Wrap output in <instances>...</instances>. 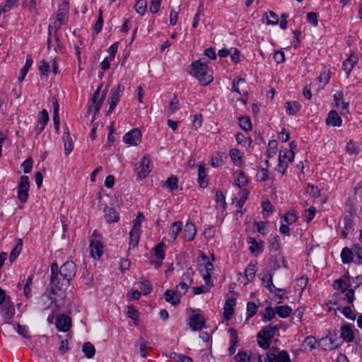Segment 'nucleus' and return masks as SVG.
Returning <instances> with one entry per match:
<instances>
[{"label":"nucleus","mask_w":362,"mask_h":362,"mask_svg":"<svg viewBox=\"0 0 362 362\" xmlns=\"http://www.w3.org/2000/svg\"><path fill=\"white\" fill-rule=\"evenodd\" d=\"M276 310H274L272 306H267L265 308V312L263 315V320L269 321L272 320L276 316Z\"/></svg>","instance_id":"obj_55"},{"label":"nucleus","mask_w":362,"mask_h":362,"mask_svg":"<svg viewBox=\"0 0 362 362\" xmlns=\"http://www.w3.org/2000/svg\"><path fill=\"white\" fill-rule=\"evenodd\" d=\"M69 10V4L66 1L63 2L59 6L57 15V21L54 23V25L57 29H59L61 25L64 24L67 20Z\"/></svg>","instance_id":"obj_10"},{"label":"nucleus","mask_w":362,"mask_h":362,"mask_svg":"<svg viewBox=\"0 0 362 362\" xmlns=\"http://www.w3.org/2000/svg\"><path fill=\"white\" fill-rule=\"evenodd\" d=\"M277 362H291L289 354L286 351H281L276 353Z\"/></svg>","instance_id":"obj_60"},{"label":"nucleus","mask_w":362,"mask_h":362,"mask_svg":"<svg viewBox=\"0 0 362 362\" xmlns=\"http://www.w3.org/2000/svg\"><path fill=\"white\" fill-rule=\"evenodd\" d=\"M354 300V291L353 288L348 290L347 292L336 291L333 296L330 303L337 305V307L344 306V304L352 303Z\"/></svg>","instance_id":"obj_4"},{"label":"nucleus","mask_w":362,"mask_h":362,"mask_svg":"<svg viewBox=\"0 0 362 362\" xmlns=\"http://www.w3.org/2000/svg\"><path fill=\"white\" fill-rule=\"evenodd\" d=\"M197 230L194 223L187 222L184 228V237L188 241L194 240L196 235Z\"/></svg>","instance_id":"obj_24"},{"label":"nucleus","mask_w":362,"mask_h":362,"mask_svg":"<svg viewBox=\"0 0 362 362\" xmlns=\"http://www.w3.org/2000/svg\"><path fill=\"white\" fill-rule=\"evenodd\" d=\"M279 329V327L277 325H274L273 324H269V325L262 328L259 332H261V334L266 335L267 338L272 339L275 335L276 331Z\"/></svg>","instance_id":"obj_34"},{"label":"nucleus","mask_w":362,"mask_h":362,"mask_svg":"<svg viewBox=\"0 0 362 362\" xmlns=\"http://www.w3.org/2000/svg\"><path fill=\"white\" fill-rule=\"evenodd\" d=\"M337 310H340L349 319L354 320L356 318V314L350 306L337 307Z\"/></svg>","instance_id":"obj_48"},{"label":"nucleus","mask_w":362,"mask_h":362,"mask_svg":"<svg viewBox=\"0 0 362 362\" xmlns=\"http://www.w3.org/2000/svg\"><path fill=\"white\" fill-rule=\"evenodd\" d=\"M32 64H33V60H32L31 57L28 56L27 59H26L25 64L21 70L20 76L18 78V80L20 82H22L24 80Z\"/></svg>","instance_id":"obj_41"},{"label":"nucleus","mask_w":362,"mask_h":362,"mask_svg":"<svg viewBox=\"0 0 362 362\" xmlns=\"http://www.w3.org/2000/svg\"><path fill=\"white\" fill-rule=\"evenodd\" d=\"M164 298L165 300L168 303H170L173 305H177L180 303V297L179 296V293H177V290L174 291L173 290H167L164 293Z\"/></svg>","instance_id":"obj_22"},{"label":"nucleus","mask_w":362,"mask_h":362,"mask_svg":"<svg viewBox=\"0 0 362 362\" xmlns=\"http://www.w3.org/2000/svg\"><path fill=\"white\" fill-rule=\"evenodd\" d=\"M334 98L336 103V105L341 111L347 110L348 103H345L343 101V93L342 92L338 91L334 95Z\"/></svg>","instance_id":"obj_37"},{"label":"nucleus","mask_w":362,"mask_h":362,"mask_svg":"<svg viewBox=\"0 0 362 362\" xmlns=\"http://www.w3.org/2000/svg\"><path fill=\"white\" fill-rule=\"evenodd\" d=\"M235 358L238 362H256L257 361V356L249 354L246 351H242L238 353Z\"/></svg>","instance_id":"obj_29"},{"label":"nucleus","mask_w":362,"mask_h":362,"mask_svg":"<svg viewBox=\"0 0 362 362\" xmlns=\"http://www.w3.org/2000/svg\"><path fill=\"white\" fill-rule=\"evenodd\" d=\"M141 230H138V227L136 226L134 228H132L129 232V250L134 249L137 246L140 239Z\"/></svg>","instance_id":"obj_26"},{"label":"nucleus","mask_w":362,"mask_h":362,"mask_svg":"<svg viewBox=\"0 0 362 362\" xmlns=\"http://www.w3.org/2000/svg\"><path fill=\"white\" fill-rule=\"evenodd\" d=\"M277 147V141L271 140L268 144L267 157L271 158L276 154V148Z\"/></svg>","instance_id":"obj_63"},{"label":"nucleus","mask_w":362,"mask_h":362,"mask_svg":"<svg viewBox=\"0 0 362 362\" xmlns=\"http://www.w3.org/2000/svg\"><path fill=\"white\" fill-rule=\"evenodd\" d=\"M287 168H288V164L286 162H285L284 160H282V154H281V152H280L277 170L282 175H284L286 171Z\"/></svg>","instance_id":"obj_61"},{"label":"nucleus","mask_w":362,"mask_h":362,"mask_svg":"<svg viewBox=\"0 0 362 362\" xmlns=\"http://www.w3.org/2000/svg\"><path fill=\"white\" fill-rule=\"evenodd\" d=\"M257 272L256 265L252 263H250L245 269V275L247 281H252L255 277Z\"/></svg>","instance_id":"obj_36"},{"label":"nucleus","mask_w":362,"mask_h":362,"mask_svg":"<svg viewBox=\"0 0 362 362\" xmlns=\"http://www.w3.org/2000/svg\"><path fill=\"white\" fill-rule=\"evenodd\" d=\"M267 25H276L279 22L278 15L273 11H268L265 13Z\"/></svg>","instance_id":"obj_49"},{"label":"nucleus","mask_w":362,"mask_h":362,"mask_svg":"<svg viewBox=\"0 0 362 362\" xmlns=\"http://www.w3.org/2000/svg\"><path fill=\"white\" fill-rule=\"evenodd\" d=\"M317 339L313 336L307 337L303 343V346L305 349H309L310 351H312L316 349Z\"/></svg>","instance_id":"obj_45"},{"label":"nucleus","mask_w":362,"mask_h":362,"mask_svg":"<svg viewBox=\"0 0 362 362\" xmlns=\"http://www.w3.org/2000/svg\"><path fill=\"white\" fill-rule=\"evenodd\" d=\"M333 287L337 291L347 292L350 289L349 287H351V284L349 278L344 276L335 280L333 283Z\"/></svg>","instance_id":"obj_14"},{"label":"nucleus","mask_w":362,"mask_h":362,"mask_svg":"<svg viewBox=\"0 0 362 362\" xmlns=\"http://www.w3.org/2000/svg\"><path fill=\"white\" fill-rule=\"evenodd\" d=\"M141 131L135 128L124 134L123 141L131 146H137L141 141Z\"/></svg>","instance_id":"obj_9"},{"label":"nucleus","mask_w":362,"mask_h":362,"mask_svg":"<svg viewBox=\"0 0 362 362\" xmlns=\"http://www.w3.org/2000/svg\"><path fill=\"white\" fill-rule=\"evenodd\" d=\"M230 157L233 163L237 166H241L243 164V158L238 148H232L229 153Z\"/></svg>","instance_id":"obj_33"},{"label":"nucleus","mask_w":362,"mask_h":362,"mask_svg":"<svg viewBox=\"0 0 362 362\" xmlns=\"http://www.w3.org/2000/svg\"><path fill=\"white\" fill-rule=\"evenodd\" d=\"M261 280L264 286L269 289L270 292H274L275 286L273 284V275L267 269H264L260 274Z\"/></svg>","instance_id":"obj_15"},{"label":"nucleus","mask_w":362,"mask_h":362,"mask_svg":"<svg viewBox=\"0 0 362 362\" xmlns=\"http://www.w3.org/2000/svg\"><path fill=\"white\" fill-rule=\"evenodd\" d=\"M228 333H229L230 337V346L228 349V352H229L230 355H233L235 354V352L236 351V346H237V344L239 341V339H238V333H237V331L235 329H234L233 327L229 328Z\"/></svg>","instance_id":"obj_19"},{"label":"nucleus","mask_w":362,"mask_h":362,"mask_svg":"<svg viewBox=\"0 0 362 362\" xmlns=\"http://www.w3.org/2000/svg\"><path fill=\"white\" fill-rule=\"evenodd\" d=\"M188 325L193 331L201 329L204 327V319L201 315H193L189 317Z\"/></svg>","instance_id":"obj_13"},{"label":"nucleus","mask_w":362,"mask_h":362,"mask_svg":"<svg viewBox=\"0 0 362 362\" xmlns=\"http://www.w3.org/2000/svg\"><path fill=\"white\" fill-rule=\"evenodd\" d=\"M58 272H59V276H64L62 281L65 285V284L70 282L75 276L76 267L74 262L66 261L61 266L59 269H58Z\"/></svg>","instance_id":"obj_6"},{"label":"nucleus","mask_w":362,"mask_h":362,"mask_svg":"<svg viewBox=\"0 0 362 362\" xmlns=\"http://www.w3.org/2000/svg\"><path fill=\"white\" fill-rule=\"evenodd\" d=\"M346 149L347 153L350 154H358L360 152L359 147L356 146V144L353 140H350L347 143Z\"/></svg>","instance_id":"obj_59"},{"label":"nucleus","mask_w":362,"mask_h":362,"mask_svg":"<svg viewBox=\"0 0 362 362\" xmlns=\"http://www.w3.org/2000/svg\"><path fill=\"white\" fill-rule=\"evenodd\" d=\"M141 293L144 295L149 294L153 289L152 284L148 281H144L140 282Z\"/></svg>","instance_id":"obj_54"},{"label":"nucleus","mask_w":362,"mask_h":362,"mask_svg":"<svg viewBox=\"0 0 362 362\" xmlns=\"http://www.w3.org/2000/svg\"><path fill=\"white\" fill-rule=\"evenodd\" d=\"M64 276H59V272H58V264L55 262L51 264V276H50V290L53 295L57 294L58 291L65 290L69 285L70 282H68L64 285L62 279Z\"/></svg>","instance_id":"obj_2"},{"label":"nucleus","mask_w":362,"mask_h":362,"mask_svg":"<svg viewBox=\"0 0 362 362\" xmlns=\"http://www.w3.org/2000/svg\"><path fill=\"white\" fill-rule=\"evenodd\" d=\"M150 163L151 160L148 155H145L138 163L135 168V173L139 179L145 178L149 174L151 171Z\"/></svg>","instance_id":"obj_8"},{"label":"nucleus","mask_w":362,"mask_h":362,"mask_svg":"<svg viewBox=\"0 0 362 362\" xmlns=\"http://www.w3.org/2000/svg\"><path fill=\"white\" fill-rule=\"evenodd\" d=\"M104 212L107 222L112 223L119 221V214L114 209L106 206L104 209Z\"/></svg>","instance_id":"obj_31"},{"label":"nucleus","mask_w":362,"mask_h":362,"mask_svg":"<svg viewBox=\"0 0 362 362\" xmlns=\"http://www.w3.org/2000/svg\"><path fill=\"white\" fill-rule=\"evenodd\" d=\"M279 240L280 237L277 235L273 237L269 243L270 251L276 252L279 249Z\"/></svg>","instance_id":"obj_64"},{"label":"nucleus","mask_w":362,"mask_h":362,"mask_svg":"<svg viewBox=\"0 0 362 362\" xmlns=\"http://www.w3.org/2000/svg\"><path fill=\"white\" fill-rule=\"evenodd\" d=\"M49 121V115L47 111L45 109H43L39 115V117L37 119V124L35 127V134L39 135L40 134L42 131L44 130L46 124H47Z\"/></svg>","instance_id":"obj_12"},{"label":"nucleus","mask_w":362,"mask_h":362,"mask_svg":"<svg viewBox=\"0 0 362 362\" xmlns=\"http://www.w3.org/2000/svg\"><path fill=\"white\" fill-rule=\"evenodd\" d=\"M235 182L239 187L245 186L248 182L247 176L243 171L237 172Z\"/></svg>","instance_id":"obj_42"},{"label":"nucleus","mask_w":362,"mask_h":362,"mask_svg":"<svg viewBox=\"0 0 362 362\" xmlns=\"http://www.w3.org/2000/svg\"><path fill=\"white\" fill-rule=\"evenodd\" d=\"M239 122H240V126L243 130H245L246 132H249L252 129V124H251V121L249 117H241V118H240Z\"/></svg>","instance_id":"obj_57"},{"label":"nucleus","mask_w":362,"mask_h":362,"mask_svg":"<svg viewBox=\"0 0 362 362\" xmlns=\"http://www.w3.org/2000/svg\"><path fill=\"white\" fill-rule=\"evenodd\" d=\"M320 343H322L324 346V349L332 350L334 349L337 348V345L335 344L330 337H326L322 338L320 340Z\"/></svg>","instance_id":"obj_47"},{"label":"nucleus","mask_w":362,"mask_h":362,"mask_svg":"<svg viewBox=\"0 0 362 362\" xmlns=\"http://www.w3.org/2000/svg\"><path fill=\"white\" fill-rule=\"evenodd\" d=\"M257 342L260 347H262L264 349H267L272 343V339L267 337L266 335L261 334V332H259L257 336Z\"/></svg>","instance_id":"obj_38"},{"label":"nucleus","mask_w":362,"mask_h":362,"mask_svg":"<svg viewBox=\"0 0 362 362\" xmlns=\"http://www.w3.org/2000/svg\"><path fill=\"white\" fill-rule=\"evenodd\" d=\"M341 258L344 264L353 262L360 264L362 262V250L357 245H354L351 249L345 247L341 252Z\"/></svg>","instance_id":"obj_3"},{"label":"nucleus","mask_w":362,"mask_h":362,"mask_svg":"<svg viewBox=\"0 0 362 362\" xmlns=\"http://www.w3.org/2000/svg\"><path fill=\"white\" fill-rule=\"evenodd\" d=\"M155 256L157 259L163 260L165 258L164 243H161L155 247Z\"/></svg>","instance_id":"obj_58"},{"label":"nucleus","mask_w":362,"mask_h":362,"mask_svg":"<svg viewBox=\"0 0 362 362\" xmlns=\"http://www.w3.org/2000/svg\"><path fill=\"white\" fill-rule=\"evenodd\" d=\"M276 313L280 317L285 318L290 315L292 309L288 305H280L275 308Z\"/></svg>","instance_id":"obj_40"},{"label":"nucleus","mask_w":362,"mask_h":362,"mask_svg":"<svg viewBox=\"0 0 362 362\" xmlns=\"http://www.w3.org/2000/svg\"><path fill=\"white\" fill-rule=\"evenodd\" d=\"M285 108L288 115L294 116L300 110L301 105L297 101L286 102Z\"/></svg>","instance_id":"obj_27"},{"label":"nucleus","mask_w":362,"mask_h":362,"mask_svg":"<svg viewBox=\"0 0 362 362\" xmlns=\"http://www.w3.org/2000/svg\"><path fill=\"white\" fill-rule=\"evenodd\" d=\"M63 141L64 145V153L66 156H68L71 153L74 148V144L69 132L64 133Z\"/></svg>","instance_id":"obj_32"},{"label":"nucleus","mask_w":362,"mask_h":362,"mask_svg":"<svg viewBox=\"0 0 362 362\" xmlns=\"http://www.w3.org/2000/svg\"><path fill=\"white\" fill-rule=\"evenodd\" d=\"M182 221L174 222L171 227V237L173 240H175L177 235L182 230Z\"/></svg>","instance_id":"obj_50"},{"label":"nucleus","mask_w":362,"mask_h":362,"mask_svg":"<svg viewBox=\"0 0 362 362\" xmlns=\"http://www.w3.org/2000/svg\"><path fill=\"white\" fill-rule=\"evenodd\" d=\"M1 311L3 312V317L5 320H10L15 314V308L9 300L2 304Z\"/></svg>","instance_id":"obj_25"},{"label":"nucleus","mask_w":362,"mask_h":362,"mask_svg":"<svg viewBox=\"0 0 362 362\" xmlns=\"http://www.w3.org/2000/svg\"><path fill=\"white\" fill-rule=\"evenodd\" d=\"M123 90H124V87L122 85L118 84L115 87L114 90H112V93H111L110 101L118 103L120 99L121 93H122Z\"/></svg>","instance_id":"obj_44"},{"label":"nucleus","mask_w":362,"mask_h":362,"mask_svg":"<svg viewBox=\"0 0 362 362\" xmlns=\"http://www.w3.org/2000/svg\"><path fill=\"white\" fill-rule=\"evenodd\" d=\"M206 176V173L204 166L199 165L198 168V182L202 188H205L208 185V182L205 180Z\"/></svg>","instance_id":"obj_35"},{"label":"nucleus","mask_w":362,"mask_h":362,"mask_svg":"<svg viewBox=\"0 0 362 362\" xmlns=\"http://www.w3.org/2000/svg\"><path fill=\"white\" fill-rule=\"evenodd\" d=\"M277 349H272L267 351L264 354L257 356L258 362H277L276 359Z\"/></svg>","instance_id":"obj_20"},{"label":"nucleus","mask_w":362,"mask_h":362,"mask_svg":"<svg viewBox=\"0 0 362 362\" xmlns=\"http://www.w3.org/2000/svg\"><path fill=\"white\" fill-rule=\"evenodd\" d=\"M127 316L134 320L135 325H138L139 313L137 310L133 306L127 307Z\"/></svg>","instance_id":"obj_52"},{"label":"nucleus","mask_w":362,"mask_h":362,"mask_svg":"<svg viewBox=\"0 0 362 362\" xmlns=\"http://www.w3.org/2000/svg\"><path fill=\"white\" fill-rule=\"evenodd\" d=\"M194 274L192 268L189 267L182 274L181 281L176 287L179 296H182L187 291L189 286L192 284Z\"/></svg>","instance_id":"obj_5"},{"label":"nucleus","mask_w":362,"mask_h":362,"mask_svg":"<svg viewBox=\"0 0 362 362\" xmlns=\"http://www.w3.org/2000/svg\"><path fill=\"white\" fill-rule=\"evenodd\" d=\"M236 304V300L234 298H230L226 300L224 305V317L226 320H230L233 315V308Z\"/></svg>","instance_id":"obj_23"},{"label":"nucleus","mask_w":362,"mask_h":362,"mask_svg":"<svg viewBox=\"0 0 362 362\" xmlns=\"http://www.w3.org/2000/svg\"><path fill=\"white\" fill-rule=\"evenodd\" d=\"M54 303H55V300L50 294L44 293L40 297L38 306L41 310H46L50 308Z\"/></svg>","instance_id":"obj_17"},{"label":"nucleus","mask_w":362,"mask_h":362,"mask_svg":"<svg viewBox=\"0 0 362 362\" xmlns=\"http://www.w3.org/2000/svg\"><path fill=\"white\" fill-rule=\"evenodd\" d=\"M165 186L170 191H173L178 187V180L175 176H171L165 182Z\"/></svg>","instance_id":"obj_53"},{"label":"nucleus","mask_w":362,"mask_h":362,"mask_svg":"<svg viewBox=\"0 0 362 362\" xmlns=\"http://www.w3.org/2000/svg\"><path fill=\"white\" fill-rule=\"evenodd\" d=\"M90 255L94 259H99L103 252V246L102 243L98 241H91L90 243Z\"/></svg>","instance_id":"obj_18"},{"label":"nucleus","mask_w":362,"mask_h":362,"mask_svg":"<svg viewBox=\"0 0 362 362\" xmlns=\"http://www.w3.org/2000/svg\"><path fill=\"white\" fill-rule=\"evenodd\" d=\"M134 8L136 11L141 15L144 16L146 12L147 8V3L146 0H137L134 5Z\"/></svg>","instance_id":"obj_46"},{"label":"nucleus","mask_w":362,"mask_h":362,"mask_svg":"<svg viewBox=\"0 0 362 362\" xmlns=\"http://www.w3.org/2000/svg\"><path fill=\"white\" fill-rule=\"evenodd\" d=\"M82 351L88 358H92L95 354V349L90 342H86L82 346Z\"/></svg>","instance_id":"obj_39"},{"label":"nucleus","mask_w":362,"mask_h":362,"mask_svg":"<svg viewBox=\"0 0 362 362\" xmlns=\"http://www.w3.org/2000/svg\"><path fill=\"white\" fill-rule=\"evenodd\" d=\"M357 61L358 57L354 54H351L343 62L342 68L346 71L347 76H349L351 71L353 69L354 66L356 64Z\"/></svg>","instance_id":"obj_28"},{"label":"nucleus","mask_w":362,"mask_h":362,"mask_svg":"<svg viewBox=\"0 0 362 362\" xmlns=\"http://www.w3.org/2000/svg\"><path fill=\"white\" fill-rule=\"evenodd\" d=\"M138 343H139V350H140L141 356L143 358H146L148 356V354L146 352V346H147L146 341L143 337H141L139 339Z\"/></svg>","instance_id":"obj_62"},{"label":"nucleus","mask_w":362,"mask_h":362,"mask_svg":"<svg viewBox=\"0 0 362 362\" xmlns=\"http://www.w3.org/2000/svg\"><path fill=\"white\" fill-rule=\"evenodd\" d=\"M258 307L253 302H248L247 304V319L252 317L257 311Z\"/></svg>","instance_id":"obj_56"},{"label":"nucleus","mask_w":362,"mask_h":362,"mask_svg":"<svg viewBox=\"0 0 362 362\" xmlns=\"http://www.w3.org/2000/svg\"><path fill=\"white\" fill-rule=\"evenodd\" d=\"M29 189L30 182L28 177L27 175H22L20 177V182L18 185V199L21 203L27 202Z\"/></svg>","instance_id":"obj_7"},{"label":"nucleus","mask_w":362,"mask_h":362,"mask_svg":"<svg viewBox=\"0 0 362 362\" xmlns=\"http://www.w3.org/2000/svg\"><path fill=\"white\" fill-rule=\"evenodd\" d=\"M56 326L60 331H68L71 327V318L65 315H59L57 318Z\"/></svg>","instance_id":"obj_16"},{"label":"nucleus","mask_w":362,"mask_h":362,"mask_svg":"<svg viewBox=\"0 0 362 362\" xmlns=\"http://www.w3.org/2000/svg\"><path fill=\"white\" fill-rule=\"evenodd\" d=\"M204 4H200L198 6L197 12L195 14L194 20H193L192 27L194 28H196L198 26L199 22V18L201 16H204Z\"/></svg>","instance_id":"obj_51"},{"label":"nucleus","mask_w":362,"mask_h":362,"mask_svg":"<svg viewBox=\"0 0 362 362\" xmlns=\"http://www.w3.org/2000/svg\"><path fill=\"white\" fill-rule=\"evenodd\" d=\"M23 247V243L21 240H18V243L15 246V247L11 252L9 256V260L11 262H13L20 255Z\"/></svg>","instance_id":"obj_43"},{"label":"nucleus","mask_w":362,"mask_h":362,"mask_svg":"<svg viewBox=\"0 0 362 362\" xmlns=\"http://www.w3.org/2000/svg\"><path fill=\"white\" fill-rule=\"evenodd\" d=\"M342 120L338 113L335 110H331L326 119V124L332 127H340Z\"/></svg>","instance_id":"obj_21"},{"label":"nucleus","mask_w":362,"mask_h":362,"mask_svg":"<svg viewBox=\"0 0 362 362\" xmlns=\"http://www.w3.org/2000/svg\"><path fill=\"white\" fill-rule=\"evenodd\" d=\"M208 66L202 59L194 61L191 64L189 74L197 78L203 85H208L213 81V77L207 71Z\"/></svg>","instance_id":"obj_1"},{"label":"nucleus","mask_w":362,"mask_h":362,"mask_svg":"<svg viewBox=\"0 0 362 362\" xmlns=\"http://www.w3.org/2000/svg\"><path fill=\"white\" fill-rule=\"evenodd\" d=\"M341 337L346 341H351L354 339V334L352 327L350 325H345L341 328Z\"/></svg>","instance_id":"obj_30"},{"label":"nucleus","mask_w":362,"mask_h":362,"mask_svg":"<svg viewBox=\"0 0 362 362\" xmlns=\"http://www.w3.org/2000/svg\"><path fill=\"white\" fill-rule=\"evenodd\" d=\"M102 86H100L98 89L95 91L93 96V103L89 106L88 111H94V114L96 115L100 110L103 100L105 99L106 93H103L100 98H99L100 90Z\"/></svg>","instance_id":"obj_11"}]
</instances>
